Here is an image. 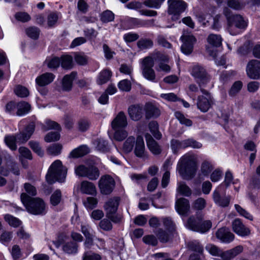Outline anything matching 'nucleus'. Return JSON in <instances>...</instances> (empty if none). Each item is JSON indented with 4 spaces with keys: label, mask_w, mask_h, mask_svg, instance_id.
<instances>
[{
    "label": "nucleus",
    "mask_w": 260,
    "mask_h": 260,
    "mask_svg": "<svg viewBox=\"0 0 260 260\" xmlns=\"http://www.w3.org/2000/svg\"><path fill=\"white\" fill-rule=\"evenodd\" d=\"M197 169L196 156L187 153L179 159L176 169L183 179L190 180L195 176Z\"/></svg>",
    "instance_id": "1"
},
{
    "label": "nucleus",
    "mask_w": 260,
    "mask_h": 260,
    "mask_svg": "<svg viewBox=\"0 0 260 260\" xmlns=\"http://www.w3.org/2000/svg\"><path fill=\"white\" fill-rule=\"evenodd\" d=\"M21 200L28 212L34 215L46 214V206L44 201L39 198H33L25 193L21 195Z\"/></svg>",
    "instance_id": "2"
},
{
    "label": "nucleus",
    "mask_w": 260,
    "mask_h": 260,
    "mask_svg": "<svg viewBox=\"0 0 260 260\" xmlns=\"http://www.w3.org/2000/svg\"><path fill=\"white\" fill-rule=\"evenodd\" d=\"M35 129V124L31 122L24 128L23 132L17 134L16 136H7L5 137V141L7 145L12 150L17 149L16 142L24 143L31 136Z\"/></svg>",
    "instance_id": "3"
},
{
    "label": "nucleus",
    "mask_w": 260,
    "mask_h": 260,
    "mask_svg": "<svg viewBox=\"0 0 260 260\" xmlns=\"http://www.w3.org/2000/svg\"><path fill=\"white\" fill-rule=\"evenodd\" d=\"M67 173V169L63 167L60 160H55L50 166L46 179L48 183L52 184L56 181L64 182Z\"/></svg>",
    "instance_id": "4"
},
{
    "label": "nucleus",
    "mask_w": 260,
    "mask_h": 260,
    "mask_svg": "<svg viewBox=\"0 0 260 260\" xmlns=\"http://www.w3.org/2000/svg\"><path fill=\"white\" fill-rule=\"evenodd\" d=\"M223 13L228 21V31L232 35H236L239 33V31L234 30L235 27L238 29H244L247 26V23L241 15H232L231 11L227 7L224 8Z\"/></svg>",
    "instance_id": "5"
},
{
    "label": "nucleus",
    "mask_w": 260,
    "mask_h": 260,
    "mask_svg": "<svg viewBox=\"0 0 260 260\" xmlns=\"http://www.w3.org/2000/svg\"><path fill=\"white\" fill-rule=\"evenodd\" d=\"M75 172L76 175L90 180H97L100 175L99 169L94 165H79L75 168Z\"/></svg>",
    "instance_id": "6"
},
{
    "label": "nucleus",
    "mask_w": 260,
    "mask_h": 260,
    "mask_svg": "<svg viewBox=\"0 0 260 260\" xmlns=\"http://www.w3.org/2000/svg\"><path fill=\"white\" fill-rule=\"evenodd\" d=\"M141 69L143 76L148 80L154 81L155 73L153 69L154 60L151 56H148L141 61Z\"/></svg>",
    "instance_id": "7"
},
{
    "label": "nucleus",
    "mask_w": 260,
    "mask_h": 260,
    "mask_svg": "<svg viewBox=\"0 0 260 260\" xmlns=\"http://www.w3.org/2000/svg\"><path fill=\"white\" fill-rule=\"evenodd\" d=\"M151 56L153 57L154 60L158 59V64L155 67V69L157 72L168 73L171 71V67L169 64L170 58L167 55L161 53L158 51H155Z\"/></svg>",
    "instance_id": "8"
},
{
    "label": "nucleus",
    "mask_w": 260,
    "mask_h": 260,
    "mask_svg": "<svg viewBox=\"0 0 260 260\" xmlns=\"http://www.w3.org/2000/svg\"><path fill=\"white\" fill-rule=\"evenodd\" d=\"M115 185L114 179L108 175L103 176L99 181V187L101 193L109 194L113 190Z\"/></svg>",
    "instance_id": "9"
},
{
    "label": "nucleus",
    "mask_w": 260,
    "mask_h": 260,
    "mask_svg": "<svg viewBox=\"0 0 260 260\" xmlns=\"http://www.w3.org/2000/svg\"><path fill=\"white\" fill-rule=\"evenodd\" d=\"M168 13L170 14H173L174 16H178L183 12L187 7V4L182 0H169Z\"/></svg>",
    "instance_id": "10"
},
{
    "label": "nucleus",
    "mask_w": 260,
    "mask_h": 260,
    "mask_svg": "<svg viewBox=\"0 0 260 260\" xmlns=\"http://www.w3.org/2000/svg\"><path fill=\"white\" fill-rule=\"evenodd\" d=\"M202 92L206 95V96H199L198 98L197 106L199 110L203 112H206L208 111L212 104V98L209 95L208 92L201 89Z\"/></svg>",
    "instance_id": "11"
},
{
    "label": "nucleus",
    "mask_w": 260,
    "mask_h": 260,
    "mask_svg": "<svg viewBox=\"0 0 260 260\" xmlns=\"http://www.w3.org/2000/svg\"><path fill=\"white\" fill-rule=\"evenodd\" d=\"M191 75L197 79V82L200 86L207 83L209 80L205 70L202 67L199 65H196L193 67Z\"/></svg>",
    "instance_id": "12"
},
{
    "label": "nucleus",
    "mask_w": 260,
    "mask_h": 260,
    "mask_svg": "<svg viewBox=\"0 0 260 260\" xmlns=\"http://www.w3.org/2000/svg\"><path fill=\"white\" fill-rule=\"evenodd\" d=\"M134 149V153L136 156L145 160L148 158V153L146 150L143 138L139 136L136 139V142Z\"/></svg>",
    "instance_id": "13"
},
{
    "label": "nucleus",
    "mask_w": 260,
    "mask_h": 260,
    "mask_svg": "<svg viewBox=\"0 0 260 260\" xmlns=\"http://www.w3.org/2000/svg\"><path fill=\"white\" fill-rule=\"evenodd\" d=\"M246 72L248 76L253 79L260 78V61L252 60L247 64Z\"/></svg>",
    "instance_id": "14"
},
{
    "label": "nucleus",
    "mask_w": 260,
    "mask_h": 260,
    "mask_svg": "<svg viewBox=\"0 0 260 260\" xmlns=\"http://www.w3.org/2000/svg\"><path fill=\"white\" fill-rule=\"evenodd\" d=\"M6 159V168L4 167H2L0 169V174L3 176H7L8 175L9 172L12 171L15 175H19V169L17 165L13 161L12 156L8 155Z\"/></svg>",
    "instance_id": "15"
},
{
    "label": "nucleus",
    "mask_w": 260,
    "mask_h": 260,
    "mask_svg": "<svg viewBox=\"0 0 260 260\" xmlns=\"http://www.w3.org/2000/svg\"><path fill=\"white\" fill-rule=\"evenodd\" d=\"M181 39L183 42L181 49L185 54H189L192 51L193 45L196 41L194 36L192 35L182 36Z\"/></svg>",
    "instance_id": "16"
},
{
    "label": "nucleus",
    "mask_w": 260,
    "mask_h": 260,
    "mask_svg": "<svg viewBox=\"0 0 260 260\" xmlns=\"http://www.w3.org/2000/svg\"><path fill=\"white\" fill-rule=\"evenodd\" d=\"M232 225L233 231L239 236L244 237L250 234V230L246 227L239 218L235 219L232 222Z\"/></svg>",
    "instance_id": "17"
},
{
    "label": "nucleus",
    "mask_w": 260,
    "mask_h": 260,
    "mask_svg": "<svg viewBox=\"0 0 260 260\" xmlns=\"http://www.w3.org/2000/svg\"><path fill=\"white\" fill-rule=\"evenodd\" d=\"M216 238L221 242L225 243H229L233 241L235 238L234 235L231 233L228 228L225 227L221 228L216 232Z\"/></svg>",
    "instance_id": "18"
},
{
    "label": "nucleus",
    "mask_w": 260,
    "mask_h": 260,
    "mask_svg": "<svg viewBox=\"0 0 260 260\" xmlns=\"http://www.w3.org/2000/svg\"><path fill=\"white\" fill-rule=\"evenodd\" d=\"M127 125V117L122 111L119 112L111 122V126L114 130L120 128H125Z\"/></svg>",
    "instance_id": "19"
},
{
    "label": "nucleus",
    "mask_w": 260,
    "mask_h": 260,
    "mask_svg": "<svg viewBox=\"0 0 260 260\" xmlns=\"http://www.w3.org/2000/svg\"><path fill=\"white\" fill-rule=\"evenodd\" d=\"M145 139L147 147L150 152L154 155H158L161 152V149L158 143L152 138L150 134H145Z\"/></svg>",
    "instance_id": "20"
},
{
    "label": "nucleus",
    "mask_w": 260,
    "mask_h": 260,
    "mask_svg": "<svg viewBox=\"0 0 260 260\" xmlns=\"http://www.w3.org/2000/svg\"><path fill=\"white\" fill-rule=\"evenodd\" d=\"M242 251L243 247L240 245L237 246L233 249L225 251L221 250L219 257H221L222 260H231L242 252Z\"/></svg>",
    "instance_id": "21"
},
{
    "label": "nucleus",
    "mask_w": 260,
    "mask_h": 260,
    "mask_svg": "<svg viewBox=\"0 0 260 260\" xmlns=\"http://www.w3.org/2000/svg\"><path fill=\"white\" fill-rule=\"evenodd\" d=\"M127 111L129 117L134 121L140 120L143 115V108L139 105H132Z\"/></svg>",
    "instance_id": "22"
},
{
    "label": "nucleus",
    "mask_w": 260,
    "mask_h": 260,
    "mask_svg": "<svg viewBox=\"0 0 260 260\" xmlns=\"http://www.w3.org/2000/svg\"><path fill=\"white\" fill-rule=\"evenodd\" d=\"M55 75L51 73H45L37 77L36 84L41 87L46 86L53 82Z\"/></svg>",
    "instance_id": "23"
},
{
    "label": "nucleus",
    "mask_w": 260,
    "mask_h": 260,
    "mask_svg": "<svg viewBox=\"0 0 260 260\" xmlns=\"http://www.w3.org/2000/svg\"><path fill=\"white\" fill-rule=\"evenodd\" d=\"M176 209L180 215H185L190 209V205L187 199L181 198L176 202Z\"/></svg>",
    "instance_id": "24"
},
{
    "label": "nucleus",
    "mask_w": 260,
    "mask_h": 260,
    "mask_svg": "<svg viewBox=\"0 0 260 260\" xmlns=\"http://www.w3.org/2000/svg\"><path fill=\"white\" fill-rule=\"evenodd\" d=\"M213 199L215 203L219 206L225 207L228 206L230 202V197H221L217 190H215L213 193Z\"/></svg>",
    "instance_id": "25"
},
{
    "label": "nucleus",
    "mask_w": 260,
    "mask_h": 260,
    "mask_svg": "<svg viewBox=\"0 0 260 260\" xmlns=\"http://www.w3.org/2000/svg\"><path fill=\"white\" fill-rule=\"evenodd\" d=\"M216 3L218 5L226 4L228 7L236 10H241L245 7V4L239 0H216Z\"/></svg>",
    "instance_id": "26"
},
{
    "label": "nucleus",
    "mask_w": 260,
    "mask_h": 260,
    "mask_svg": "<svg viewBox=\"0 0 260 260\" xmlns=\"http://www.w3.org/2000/svg\"><path fill=\"white\" fill-rule=\"evenodd\" d=\"M119 205V199L117 197L110 199L105 204L104 209L107 214L115 213Z\"/></svg>",
    "instance_id": "27"
},
{
    "label": "nucleus",
    "mask_w": 260,
    "mask_h": 260,
    "mask_svg": "<svg viewBox=\"0 0 260 260\" xmlns=\"http://www.w3.org/2000/svg\"><path fill=\"white\" fill-rule=\"evenodd\" d=\"M81 192L84 194L94 195L96 193V187L94 184L88 181H83L81 183Z\"/></svg>",
    "instance_id": "28"
},
{
    "label": "nucleus",
    "mask_w": 260,
    "mask_h": 260,
    "mask_svg": "<svg viewBox=\"0 0 260 260\" xmlns=\"http://www.w3.org/2000/svg\"><path fill=\"white\" fill-rule=\"evenodd\" d=\"M77 75V73L72 72L70 74L64 76L62 79V85L64 90L69 91L72 87V83Z\"/></svg>",
    "instance_id": "29"
},
{
    "label": "nucleus",
    "mask_w": 260,
    "mask_h": 260,
    "mask_svg": "<svg viewBox=\"0 0 260 260\" xmlns=\"http://www.w3.org/2000/svg\"><path fill=\"white\" fill-rule=\"evenodd\" d=\"M159 110L151 104L146 106V117L147 119L157 117L160 115Z\"/></svg>",
    "instance_id": "30"
},
{
    "label": "nucleus",
    "mask_w": 260,
    "mask_h": 260,
    "mask_svg": "<svg viewBox=\"0 0 260 260\" xmlns=\"http://www.w3.org/2000/svg\"><path fill=\"white\" fill-rule=\"evenodd\" d=\"M89 152V148L85 145H82L73 150L71 152L70 155L72 157L78 158L82 157L88 154Z\"/></svg>",
    "instance_id": "31"
},
{
    "label": "nucleus",
    "mask_w": 260,
    "mask_h": 260,
    "mask_svg": "<svg viewBox=\"0 0 260 260\" xmlns=\"http://www.w3.org/2000/svg\"><path fill=\"white\" fill-rule=\"evenodd\" d=\"M17 111L16 113L18 116H23L28 113L31 108L30 105L27 102H20L17 104Z\"/></svg>",
    "instance_id": "32"
},
{
    "label": "nucleus",
    "mask_w": 260,
    "mask_h": 260,
    "mask_svg": "<svg viewBox=\"0 0 260 260\" xmlns=\"http://www.w3.org/2000/svg\"><path fill=\"white\" fill-rule=\"evenodd\" d=\"M136 142V140L134 136L128 137L123 144L122 149L123 151L125 153L131 152L133 150Z\"/></svg>",
    "instance_id": "33"
},
{
    "label": "nucleus",
    "mask_w": 260,
    "mask_h": 260,
    "mask_svg": "<svg viewBox=\"0 0 260 260\" xmlns=\"http://www.w3.org/2000/svg\"><path fill=\"white\" fill-rule=\"evenodd\" d=\"M211 225L212 223L210 221L207 220L204 222H202V221L200 219V223L199 226H191V227L193 229V231L204 233L208 231L211 228Z\"/></svg>",
    "instance_id": "34"
},
{
    "label": "nucleus",
    "mask_w": 260,
    "mask_h": 260,
    "mask_svg": "<svg viewBox=\"0 0 260 260\" xmlns=\"http://www.w3.org/2000/svg\"><path fill=\"white\" fill-rule=\"evenodd\" d=\"M177 188V191L181 195L185 197H189L192 193V191L190 187L187 186L184 182H178Z\"/></svg>",
    "instance_id": "35"
},
{
    "label": "nucleus",
    "mask_w": 260,
    "mask_h": 260,
    "mask_svg": "<svg viewBox=\"0 0 260 260\" xmlns=\"http://www.w3.org/2000/svg\"><path fill=\"white\" fill-rule=\"evenodd\" d=\"M112 76V73L107 70H104L101 72L97 79V83L99 85H102L107 82Z\"/></svg>",
    "instance_id": "36"
},
{
    "label": "nucleus",
    "mask_w": 260,
    "mask_h": 260,
    "mask_svg": "<svg viewBox=\"0 0 260 260\" xmlns=\"http://www.w3.org/2000/svg\"><path fill=\"white\" fill-rule=\"evenodd\" d=\"M207 42L211 45L218 47L221 45L222 38L220 35L210 34L207 38Z\"/></svg>",
    "instance_id": "37"
},
{
    "label": "nucleus",
    "mask_w": 260,
    "mask_h": 260,
    "mask_svg": "<svg viewBox=\"0 0 260 260\" xmlns=\"http://www.w3.org/2000/svg\"><path fill=\"white\" fill-rule=\"evenodd\" d=\"M78 244L73 241L66 243L63 246V250L68 254L76 253L78 251Z\"/></svg>",
    "instance_id": "38"
},
{
    "label": "nucleus",
    "mask_w": 260,
    "mask_h": 260,
    "mask_svg": "<svg viewBox=\"0 0 260 260\" xmlns=\"http://www.w3.org/2000/svg\"><path fill=\"white\" fill-rule=\"evenodd\" d=\"M61 67L65 69H70L73 67V58L70 55H64L61 57L60 63Z\"/></svg>",
    "instance_id": "39"
},
{
    "label": "nucleus",
    "mask_w": 260,
    "mask_h": 260,
    "mask_svg": "<svg viewBox=\"0 0 260 260\" xmlns=\"http://www.w3.org/2000/svg\"><path fill=\"white\" fill-rule=\"evenodd\" d=\"M62 148V146L61 144L55 143L48 147L47 152L50 155L56 156L60 154Z\"/></svg>",
    "instance_id": "40"
},
{
    "label": "nucleus",
    "mask_w": 260,
    "mask_h": 260,
    "mask_svg": "<svg viewBox=\"0 0 260 260\" xmlns=\"http://www.w3.org/2000/svg\"><path fill=\"white\" fill-rule=\"evenodd\" d=\"M149 128L153 135L157 139H160L161 137V134L158 131V125L156 121H152L149 123Z\"/></svg>",
    "instance_id": "41"
},
{
    "label": "nucleus",
    "mask_w": 260,
    "mask_h": 260,
    "mask_svg": "<svg viewBox=\"0 0 260 260\" xmlns=\"http://www.w3.org/2000/svg\"><path fill=\"white\" fill-rule=\"evenodd\" d=\"M153 45V41L149 39H141L137 42V46L141 50L151 48Z\"/></svg>",
    "instance_id": "42"
},
{
    "label": "nucleus",
    "mask_w": 260,
    "mask_h": 260,
    "mask_svg": "<svg viewBox=\"0 0 260 260\" xmlns=\"http://www.w3.org/2000/svg\"><path fill=\"white\" fill-rule=\"evenodd\" d=\"M171 148L174 153L177 152L179 149L186 148L185 140L179 141L176 139H173L171 141Z\"/></svg>",
    "instance_id": "43"
},
{
    "label": "nucleus",
    "mask_w": 260,
    "mask_h": 260,
    "mask_svg": "<svg viewBox=\"0 0 260 260\" xmlns=\"http://www.w3.org/2000/svg\"><path fill=\"white\" fill-rule=\"evenodd\" d=\"M171 232H167L162 229H159L156 233V235L161 242L166 243L169 241L172 237Z\"/></svg>",
    "instance_id": "44"
},
{
    "label": "nucleus",
    "mask_w": 260,
    "mask_h": 260,
    "mask_svg": "<svg viewBox=\"0 0 260 260\" xmlns=\"http://www.w3.org/2000/svg\"><path fill=\"white\" fill-rule=\"evenodd\" d=\"M128 133L124 128H120L115 130L114 138L118 141H122L127 137Z\"/></svg>",
    "instance_id": "45"
},
{
    "label": "nucleus",
    "mask_w": 260,
    "mask_h": 260,
    "mask_svg": "<svg viewBox=\"0 0 260 260\" xmlns=\"http://www.w3.org/2000/svg\"><path fill=\"white\" fill-rule=\"evenodd\" d=\"M26 34L32 39H37L40 35V30L39 28L35 26H31L26 29Z\"/></svg>",
    "instance_id": "46"
},
{
    "label": "nucleus",
    "mask_w": 260,
    "mask_h": 260,
    "mask_svg": "<svg viewBox=\"0 0 260 260\" xmlns=\"http://www.w3.org/2000/svg\"><path fill=\"white\" fill-rule=\"evenodd\" d=\"M83 260H101L102 256L91 251H85L83 255Z\"/></svg>",
    "instance_id": "47"
},
{
    "label": "nucleus",
    "mask_w": 260,
    "mask_h": 260,
    "mask_svg": "<svg viewBox=\"0 0 260 260\" xmlns=\"http://www.w3.org/2000/svg\"><path fill=\"white\" fill-rule=\"evenodd\" d=\"M94 144L96 148L101 151L104 152L108 149L107 142L102 138L97 139L95 140Z\"/></svg>",
    "instance_id": "48"
},
{
    "label": "nucleus",
    "mask_w": 260,
    "mask_h": 260,
    "mask_svg": "<svg viewBox=\"0 0 260 260\" xmlns=\"http://www.w3.org/2000/svg\"><path fill=\"white\" fill-rule=\"evenodd\" d=\"M46 125H43L42 126V129L46 131L50 129H55L57 130H61V127L58 123L55 121H52L50 120H47L45 121Z\"/></svg>",
    "instance_id": "49"
},
{
    "label": "nucleus",
    "mask_w": 260,
    "mask_h": 260,
    "mask_svg": "<svg viewBox=\"0 0 260 260\" xmlns=\"http://www.w3.org/2000/svg\"><path fill=\"white\" fill-rule=\"evenodd\" d=\"M114 19V14L109 10H106L103 12L101 15V20L102 21L107 23L113 21Z\"/></svg>",
    "instance_id": "50"
},
{
    "label": "nucleus",
    "mask_w": 260,
    "mask_h": 260,
    "mask_svg": "<svg viewBox=\"0 0 260 260\" xmlns=\"http://www.w3.org/2000/svg\"><path fill=\"white\" fill-rule=\"evenodd\" d=\"M205 248L210 254L213 256H219L221 253V250L216 245L212 244H207Z\"/></svg>",
    "instance_id": "51"
},
{
    "label": "nucleus",
    "mask_w": 260,
    "mask_h": 260,
    "mask_svg": "<svg viewBox=\"0 0 260 260\" xmlns=\"http://www.w3.org/2000/svg\"><path fill=\"white\" fill-rule=\"evenodd\" d=\"M175 115L176 118L182 124H184L187 126H190L192 125V121L188 118H186L184 115L180 112H175Z\"/></svg>",
    "instance_id": "52"
},
{
    "label": "nucleus",
    "mask_w": 260,
    "mask_h": 260,
    "mask_svg": "<svg viewBox=\"0 0 260 260\" xmlns=\"http://www.w3.org/2000/svg\"><path fill=\"white\" fill-rule=\"evenodd\" d=\"M14 92L17 95L21 98H25L29 95L28 90L21 85L17 86L14 89Z\"/></svg>",
    "instance_id": "53"
},
{
    "label": "nucleus",
    "mask_w": 260,
    "mask_h": 260,
    "mask_svg": "<svg viewBox=\"0 0 260 260\" xmlns=\"http://www.w3.org/2000/svg\"><path fill=\"white\" fill-rule=\"evenodd\" d=\"M75 61L79 65L84 66L87 63L88 57L82 53H76L74 56Z\"/></svg>",
    "instance_id": "54"
},
{
    "label": "nucleus",
    "mask_w": 260,
    "mask_h": 260,
    "mask_svg": "<svg viewBox=\"0 0 260 260\" xmlns=\"http://www.w3.org/2000/svg\"><path fill=\"white\" fill-rule=\"evenodd\" d=\"M61 199V191L59 190H56L53 192L50 197L51 204L53 206H56L60 203Z\"/></svg>",
    "instance_id": "55"
},
{
    "label": "nucleus",
    "mask_w": 260,
    "mask_h": 260,
    "mask_svg": "<svg viewBox=\"0 0 260 260\" xmlns=\"http://www.w3.org/2000/svg\"><path fill=\"white\" fill-rule=\"evenodd\" d=\"M165 0H146L144 2V5L146 7L158 9Z\"/></svg>",
    "instance_id": "56"
},
{
    "label": "nucleus",
    "mask_w": 260,
    "mask_h": 260,
    "mask_svg": "<svg viewBox=\"0 0 260 260\" xmlns=\"http://www.w3.org/2000/svg\"><path fill=\"white\" fill-rule=\"evenodd\" d=\"M5 219L10 225L14 227H17L21 224V221L9 214L5 216Z\"/></svg>",
    "instance_id": "57"
},
{
    "label": "nucleus",
    "mask_w": 260,
    "mask_h": 260,
    "mask_svg": "<svg viewBox=\"0 0 260 260\" xmlns=\"http://www.w3.org/2000/svg\"><path fill=\"white\" fill-rule=\"evenodd\" d=\"M29 145L32 150L39 156H42L43 155V151L38 142L31 141L29 142Z\"/></svg>",
    "instance_id": "58"
},
{
    "label": "nucleus",
    "mask_w": 260,
    "mask_h": 260,
    "mask_svg": "<svg viewBox=\"0 0 260 260\" xmlns=\"http://www.w3.org/2000/svg\"><path fill=\"white\" fill-rule=\"evenodd\" d=\"M47 66L50 69H56L59 66L60 60L58 57H54L51 59H48L46 60Z\"/></svg>",
    "instance_id": "59"
},
{
    "label": "nucleus",
    "mask_w": 260,
    "mask_h": 260,
    "mask_svg": "<svg viewBox=\"0 0 260 260\" xmlns=\"http://www.w3.org/2000/svg\"><path fill=\"white\" fill-rule=\"evenodd\" d=\"M15 17L17 20L22 22H27L31 19L30 15L28 13L24 12L16 13L15 15Z\"/></svg>",
    "instance_id": "60"
},
{
    "label": "nucleus",
    "mask_w": 260,
    "mask_h": 260,
    "mask_svg": "<svg viewBox=\"0 0 260 260\" xmlns=\"http://www.w3.org/2000/svg\"><path fill=\"white\" fill-rule=\"evenodd\" d=\"M243 84L242 82L238 81L235 82L232 85L229 94L234 96L239 92L242 87Z\"/></svg>",
    "instance_id": "61"
},
{
    "label": "nucleus",
    "mask_w": 260,
    "mask_h": 260,
    "mask_svg": "<svg viewBox=\"0 0 260 260\" xmlns=\"http://www.w3.org/2000/svg\"><path fill=\"white\" fill-rule=\"evenodd\" d=\"M162 222L165 227L170 232H173L175 230V224L171 218L166 217L162 219Z\"/></svg>",
    "instance_id": "62"
},
{
    "label": "nucleus",
    "mask_w": 260,
    "mask_h": 260,
    "mask_svg": "<svg viewBox=\"0 0 260 260\" xmlns=\"http://www.w3.org/2000/svg\"><path fill=\"white\" fill-rule=\"evenodd\" d=\"M90 126V122L86 119H81L78 122V129L81 132L86 131Z\"/></svg>",
    "instance_id": "63"
},
{
    "label": "nucleus",
    "mask_w": 260,
    "mask_h": 260,
    "mask_svg": "<svg viewBox=\"0 0 260 260\" xmlns=\"http://www.w3.org/2000/svg\"><path fill=\"white\" fill-rule=\"evenodd\" d=\"M98 204V200L93 197H87L84 201L85 206L88 209H92L95 208Z\"/></svg>",
    "instance_id": "64"
}]
</instances>
